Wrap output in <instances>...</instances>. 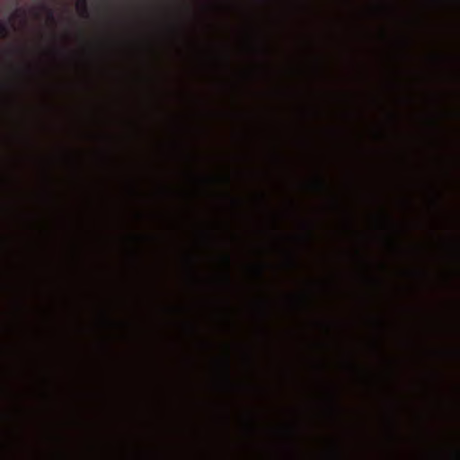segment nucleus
I'll list each match as a JSON object with an SVG mask.
<instances>
[{
    "mask_svg": "<svg viewBox=\"0 0 460 460\" xmlns=\"http://www.w3.org/2000/svg\"><path fill=\"white\" fill-rule=\"evenodd\" d=\"M217 9L218 10H226V6H217Z\"/></svg>",
    "mask_w": 460,
    "mask_h": 460,
    "instance_id": "obj_3",
    "label": "nucleus"
},
{
    "mask_svg": "<svg viewBox=\"0 0 460 460\" xmlns=\"http://www.w3.org/2000/svg\"><path fill=\"white\" fill-rule=\"evenodd\" d=\"M8 31L5 26L0 22V39L7 37Z\"/></svg>",
    "mask_w": 460,
    "mask_h": 460,
    "instance_id": "obj_1",
    "label": "nucleus"
},
{
    "mask_svg": "<svg viewBox=\"0 0 460 460\" xmlns=\"http://www.w3.org/2000/svg\"><path fill=\"white\" fill-rule=\"evenodd\" d=\"M81 5L84 8L85 7V2L84 0H82V2L78 1L76 4L77 9H80Z\"/></svg>",
    "mask_w": 460,
    "mask_h": 460,
    "instance_id": "obj_2",
    "label": "nucleus"
}]
</instances>
